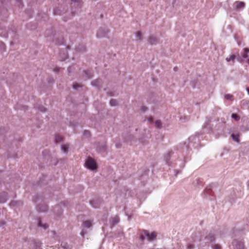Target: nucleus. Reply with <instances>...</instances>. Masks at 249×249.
Here are the masks:
<instances>
[{
  "instance_id": "f257e3e1",
  "label": "nucleus",
  "mask_w": 249,
  "mask_h": 249,
  "mask_svg": "<svg viewBox=\"0 0 249 249\" xmlns=\"http://www.w3.org/2000/svg\"><path fill=\"white\" fill-rule=\"evenodd\" d=\"M216 186L215 183H212L208 186L204 191L203 196L204 197L208 198L210 200H213L214 198V193L213 189Z\"/></svg>"
},
{
  "instance_id": "f03ea898",
  "label": "nucleus",
  "mask_w": 249,
  "mask_h": 249,
  "mask_svg": "<svg viewBox=\"0 0 249 249\" xmlns=\"http://www.w3.org/2000/svg\"><path fill=\"white\" fill-rule=\"evenodd\" d=\"M249 53V49L246 48L243 49V52L241 53V55L238 54L236 59L238 61L242 63L244 59H247L248 53Z\"/></svg>"
},
{
  "instance_id": "7ed1b4c3",
  "label": "nucleus",
  "mask_w": 249,
  "mask_h": 249,
  "mask_svg": "<svg viewBox=\"0 0 249 249\" xmlns=\"http://www.w3.org/2000/svg\"><path fill=\"white\" fill-rule=\"evenodd\" d=\"M86 166L87 168L90 170H95L96 169V165L95 162L91 159L88 160L86 163Z\"/></svg>"
},
{
  "instance_id": "20e7f679",
  "label": "nucleus",
  "mask_w": 249,
  "mask_h": 249,
  "mask_svg": "<svg viewBox=\"0 0 249 249\" xmlns=\"http://www.w3.org/2000/svg\"><path fill=\"white\" fill-rule=\"evenodd\" d=\"M36 209L38 212L44 213L48 210V206L45 203H40L36 206Z\"/></svg>"
},
{
  "instance_id": "39448f33",
  "label": "nucleus",
  "mask_w": 249,
  "mask_h": 249,
  "mask_svg": "<svg viewBox=\"0 0 249 249\" xmlns=\"http://www.w3.org/2000/svg\"><path fill=\"white\" fill-rule=\"evenodd\" d=\"M143 233H144L145 236L147 238L148 240L149 241H153L157 236L156 233L155 232L149 233L148 231L143 230Z\"/></svg>"
},
{
  "instance_id": "423d86ee",
  "label": "nucleus",
  "mask_w": 249,
  "mask_h": 249,
  "mask_svg": "<svg viewBox=\"0 0 249 249\" xmlns=\"http://www.w3.org/2000/svg\"><path fill=\"white\" fill-rule=\"evenodd\" d=\"M102 200L100 198H96L91 200L89 201L90 205L94 208H99L102 203Z\"/></svg>"
},
{
  "instance_id": "0eeeda50",
  "label": "nucleus",
  "mask_w": 249,
  "mask_h": 249,
  "mask_svg": "<svg viewBox=\"0 0 249 249\" xmlns=\"http://www.w3.org/2000/svg\"><path fill=\"white\" fill-rule=\"evenodd\" d=\"M232 245L235 249H244V244L241 240L234 239L232 241Z\"/></svg>"
},
{
  "instance_id": "6e6552de",
  "label": "nucleus",
  "mask_w": 249,
  "mask_h": 249,
  "mask_svg": "<svg viewBox=\"0 0 249 249\" xmlns=\"http://www.w3.org/2000/svg\"><path fill=\"white\" fill-rule=\"evenodd\" d=\"M233 6L237 11L243 9L245 7V3L241 1H236L233 3Z\"/></svg>"
},
{
  "instance_id": "1a4fd4ad",
  "label": "nucleus",
  "mask_w": 249,
  "mask_h": 249,
  "mask_svg": "<svg viewBox=\"0 0 249 249\" xmlns=\"http://www.w3.org/2000/svg\"><path fill=\"white\" fill-rule=\"evenodd\" d=\"M108 31V30L107 28H100L98 31L97 36L98 37H104L107 34Z\"/></svg>"
},
{
  "instance_id": "9d476101",
  "label": "nucleus",
  "mask_w": 249,
  "mask_h": 249,
  "mask_svg": "<svg viewBox=\"0 0 249 249\" xmlns=\"http://www.w3.org/2000/svg\"><path fill=\"white\" fill-rule=\"evenodd\" d=\"M44 198V197L43 194H36L33 196V201L34 203H36L39 201L43 200Z\"/></svg>"
},
{
  "instance_id": "9b49d317",
  "label": "nucleus",
  "mask_w": 249,
  "mask_h": 249,
  "mask_svg": "<svg viewBox=\"0 0 249 249\" xmlns=\"http://www.w3.org/2000/svg\"><path fill=\"white\" fill-rule=\"evenodd\" d=\"M8 199V194L6 192H3L0 193V203H4L6 202Z\"/></svg>"
},
{
  "instance_id": "f8f14e48",
  "label": "nucleus",
  "mask_w": 249,
  "mask_h": 249,
  "mask_svg": "<svg viewBox=\"0 0 249 249\" xmlns=\"http://www.w3.org/2000/svg\"><path fill=\"white\" fill-rule=\"evenodd\" d=\"M120 221V219L119 216H115L114 217H111L110 220V226H114V225L117 224Z\"/></svg>"
},
{
  "instance_id": "ddd939ff",
  "label": "nucleus",
  "mask_w": 249,
  "mask_h": 249,
  "mask_svg": "<svg viewBox=\"0 0 249 249\" xmlns=\"http://www.w3.org/2000/svg\"><path fill=\"white\" fill-rule=\"evenodd\" d=\"M193 184L194 186L199 187L203 185V180L200 178H196L194 180Z\"/></svg>"
},
{
  "instance_id": "4468645a",
  "label": "nucleus",
  "mask_w": 249,
  "mask_h": 249,
  "mask_svg": "<svg viewBox=\"0 0 249 249\" xmlns=\"http://www.w3.org/2000/svg\"><path fill=\"white\" fill-rule=\"evenodd\" d=\"M102 83V80L100 79H96L91 82V85L93 86L96 87L98 88L101 87Z\"/></svg>"
},
{
  "instance_id": "2eb2a0df",
  "label": "nucleus",
  "mask_w": 249,
  "mask_h": 249,
  "mask_svg": "<svg viewBox=\"0 0 249 249\" xmlns=\"http://www.w3.org/2000/svg\"><path fill=\"white\" fill-rule=\"evenodd\" d=\"M37 226L38 227L43 228L44 230H46L49 227V226L47 223H42L41 219L40 218L38 219Z\"/></svg>"
},
{
  "instance_id": "dca6fc26",
  "label": "nucleus",
  "mask_w": 249,
  "mask_h": 249,
  "mask_svg": "<svg viewBox=\"0 0 249 249\" xmlns=\"http://www.w3.org/2000/svg\"><path fill=\"white\" fill-rule=\"evenodd\" d=\"M158 42L157 38L154 36H150L148 40V43L150 45L155 44Z\"/></svg>"
},
{
  "instance_id": "f3484780",
  "label": "nucleus",
  "mask_w": 249,
  "mask_h": 249,
  "mask_svg": "<svg viewBox=\"0 0 249 249\" xmlns=\"http://www.w3.org/2000/svg\"><path fill=\"white\" fill-rule=\"evenodd\" d=\"M42 243L38 241H34L35 249H41Z\"/></svg>"
},
{
  "instance_id": "a211bd4d",
  "label": "nucleus",
  "mask_w": 249,
  "mask_h": 249,
  "mask_svg": "<svg viewBox=\"0 0 249 249\" xmlns=\"http://www.w3.org/2000/svg\"><path fill=\"white\" fill-rule=\"evenodd\" d=\"M83 226L87 228H90L92 227V225L90 220H86L83 223Z\"/></svg>"
},
{
  "instance_id": "6ab92c4d",
  "label": "nucleus",
  "mask_w": 249,
  "mask_h": 249,
  "mask_svg": "<svg viewBox=\"0 0 249 249\" xmlns=\"http://www.w3.org/2000/svg\"><path fill=\"white\" fill-rule=\"evenodd\" d=\"M56 211H58V212L56 213V214L58 215H60L62 213L63 210L59 205L56 206L54 208V212H55Z\"/></svg>"
},
{
  "instance_id": "aec40b11",
  "label": "nucleus",
  "mask_w": 249,
  "mask_h": 249,
  "mask_svg": "<svg viewBox=\"0 0 249 249\" xmlns=\"http://www.w3.org/2000/svg\"><path fill=\"white\" fill-rule=\"evenodd\" d=\"M206 238L211 242H214L215 236L214 234L210 233L207 237Z\"/></svg>"
},
{
  "instance_id": "412c9836",
  "label": "nucleus",
  "mask_w": 249,
  "mask_h": 249,
  "mask_svg": "<svg viewBox=\"0 0 249 249\" xmlns=\"http://www.w3.org/2000/svg\"><path fill=\"white\" fill-rule=\"evenodd\" d=\"M61 247L62 249H71L70 246L66 242H62Z\"/></svg>"
},
{
  "instance_id": "4be33fe9",
  "label": "nucleus",
  "mask_w": 249,
  "mask_h": 249,
  "mask_svg": "<svg viewBox=\"0 0 249 249\" xmlns=\"http://www.w3.org/2000/svg\"><path fill=\"white\" fill-rule=\"evenodd\" d=\"M22 202L21 201H12L10 203V205L11 206H18V205H22Z\"/></svg>"
},
{
  "instance_id": "5701e85b",
  "label": "nucleus",
  "mask_w": 249,
  "mask_h": 249,
  "mask_svg": "<svg viewBox=\"0 0 249 249\" xmlns=\"http://www.w3.org/2000/svg\"><path fill=\"white\" fill-rule=\"evenodd\" d=\"M71 4H73V6H75L76 4L77 6H81V0H71Z\"/></svg>"
},
{
  "instance_id": "b1692460",
  "label": "nucleus",
  "mask_w": 249,
  "mask_h": 249,
  "mask_svg": "<svg viewBox=\"0 0 249 249\" xmlns=\"http://www.w3.org/2000/svg\"><path fill=\"white\" fill-rule=\"evenodd\" d=\"M232 140L236 142H239V135L238 134H233L231 135Z\"/></svg>"
},
{
  "instance_id": "393cba45",
  "label": "nucleus",
  "mask_w": 249,
  "mask_h": 249,
  "mask_svg": "<svg viewBox=\"0 0 249 249\" xmlns=\"http://www.w3.org/2000/svg\"><path fill=\"white\" fill-rule=\"evenodd\" d=\"M236 57H237V55H235L234 54H232L229 57H227L226 60L228 61V62H229L230 61H233L236 58Z\"/></svg>"
},
{
  "instance_id": "a878e982",
  "label": "nucleus",
  "mask_w": 249,
  "mask_h": 249,
  "mask_svg": "<svg viewBox=\"0 0 249 249\" xmlns=\"http://www.w3.org/2000/svg\"><path fill=\"white\" fill-rule=\"evenodd\" d=\"M69 146L67 144L63 145L61 146V150L63 153H67L68 151Z\"/></svg>"
},
{
  "instance_id": "bb28decb",
  "label": "nucleus",
  "mask_w": 249,
  "mask_h": 249,
  "mask_svg": "<svg viewBox=\"0 0 249 249\" xmlns=\"http://www.w3.org/2000/svg\"><path fill=\"white\" fill-rule=\"evenodd\" d=\"M5 51H6L5 45L2 42L0 41V51L4 52Z\"/></svg>"
},
{
  "instance_id": "cd10ccee",
  "label": "nucleus",
  "mask_w": 249,
  "mask_h": 249,
  "mask_svg": "<svg viewBox=\"0 0 249 249\" xmlns=\"http://www.w3.org/2000/svg\"><path fill=\"white\" fill-rule=\"evenodd\" d=\"M155 124L156 127L158 128H161V127L162 126V123H161V121L160 120L156 121V122L155 123Z\"/></svg>"
},
{
  "instance_id": "c85d7f7f",
  "label": "nucleus",
  "mask_w": 249,
  "mask_h": 249,
  "mask_svg": "<svg viewBox=\"0 0 249 249\" xmlns=\"http://www.w3.org/2000/svg\"><path fill=\"white\" fill-rule=\"evenodd\" d=\"M225 98L227 100H233V96L230 94H227L225 95Z\"/></svg>"
},
{
  "instance_id": "c756f323",
  "label": "nucleus",
  "mask_w": 249,
  "mask_h": 249,
  "mask_svg": "<svg viewBox=\"0 0 249 249\" xmlns=\"http://www.w3.org/2000/svg\"><path fill=\"white\" fill-rule=\"evenodd\" d=\"M109 104H110L111 106H115L117 104V102L115 99H111L110 101Z\"/></svg>"
},
{
  "instance_id": "7c9ffc66",
  "label": "nucleus",
  "mask_w": 249,
  "mask_h": 249,
  "mask_svg": "<svg viewBox=\"0 0 249 249\" xmlns=\"http://www.w3.org/2000/svg\"><path fill=\"white\" fill-rule=\"evenodd\" d=\"M231 118L237 121L240 119V117L235 113H233L231 115Z\"/></svg>"
},
{
  "instance_id": "2f4dec72",
  "label": "nucleus",
  "mask_w": 249,
  "mask_h": 249,
  "mask_svg": "<svg viewBox=\"0 0 249 249\" xmlns=\"http://www.w3.org/2000/svg\"><path fill=\"white\" fill-rule=\"evenodd\" d=\"M141 36H142V34H141V32L140 31H138L136 33V36L138 40H141V39H142Z\"/></svg>"
},
{
  "instance_id": "473e14b6",
  "label": "nucleus",
  "mask_w": 249,
  "mask_h": 249,
  "mask_svg": "<svg viewBox=\"0 0 249 249\" xmlns=\"http://www.w3.org/2000/svg\"><path fill=\"white\" fill-rule=\"evenodd\" d=\"M145 237H146L144 235V233H143L142 231V233H141L140 235V239L141 240L142 242H143L144 241Z\"/></svg>"
},
{
  "instance_id": "72a5a7b5",
  "label": "nucleus",
  "mask_w": 249,
  "mask_h": 249,
  "mask_svg": "<svg viewBox=\"0 0 249 249\" xmlns=\"http://www.w3.org/2000/svg\"><path fill=\"white\" fill-rule=\"evenodd\" d=\"M85 74L87 75V77L88 78H90L92 77V75L90 71H85Z\"/></svg>"
},
{
  "instance_id": "f704fd0d",
  "label": "nucleus",
  "mask_w": 249,
  "mask_h": 249,
  "mask_svg": "<svg viewBox=\"0 0 249 249\" xmlns=\"http://www.w3.org/2000/svg\"><path fill=\"white\" fill-rule=\"evenodd\" d=\"M45 177L43 176L42 178L39 179L38 181V185H41L44 183V182L45 181Z\"/></svg>"
},
{
  "instance_id": "c9c22d12",
  "label": "nucleus",
  "mask_w": 249,
  "mask_h": 249,
  "mask_svg": "<svg viewBox=\"0 0 249 249\" xmlns=\"http://www.w3.org/2000/svg\"><path fill=\"white\" fill-rule=\"evenodd\" d=\"M62 140V137L60 136H57L55 137V141L56 142H61Z\"/></svg>"
},
{
  "instance_id": "e433bc0d",
  "label": "nucleus",
  "mask_w": 249,
  "mask_h": 249,
  "mask_svg": "<svg viewBox=\"0 0 249 249\" xmlns=\"http://www.w3.org/2000/svg\"><path fill=\"white\" fill-rule=\"evenodd\" d=\"M38 109H39L40 111H41V112H45V111H46V109L45 107H43V106H41V107H40L38 108Z\"/></svg>"
},
{
  "instance_id": "4c0bfd02",
  "label": "nucleus",
  "mask_w": 249,
  "mask_h": 249,
  "mask_svg": "<svg viewBox=\"0 0 249 249\" xmlns=\"http://www.w3.org/2000/svg\"><path fill=\"white\" fill-rule=\"evenodd\" d=\"M87 233V231L83 229L80 233L82 236L84 237V235Z\"/></svg>"
},
{
  "instance_id": "58836bf2",
  "label": "nucleus",
  "mask_w": 249,
  "mask_h": 249,
  "mask_svg": "<svg viewBox=\"0 0 249 249\" xmlns=\"http://www.w3.org/2000/svg\"><path fill=\"white\" fill-rule=\"evenodd\" d=\"M84 136H85L86 137H89L90 135L89 134V131H85L84 132Z\"/></svg>"
},
{
  "instance_id": "ea45409f",
  "label": "nucleus",
  "mask_w": 249,
  "mask_h": 249,
  "mask_svg": "<svg viewBox=\"0 0 249 249\" xmlns=\"http://www.w3.org/2000/svg\"><path fill=\"white\" fill-rule=\"evenodd\" d=\"M213 249H221V246L218 244H216L214 245Z\"/></svg>"
},
{
  "instance_id": "a19ab883",
  "label": "nucleus",
  "mask_w": 249,
  "mask_h": 249,
  "mask_svg": "<svg viewBox=\"0 0 249 249\" xmlns=\"http://www.w3.org/2000/svg\"><path fill=\"white\" fill-rule=\"evenodd\" d=\"M73 88L74 89H77L79 87V85L77 83H75L73 85Z\"/></svg>"
},
{
  "instance_id": "79ce46f5",
  "label": "nucleus",
  "mask_w": 249,
  "mask_h": 249,
  "mask_svg": "<svg viewBox=\"0 0 249 249\" xmlns=\"http://www.w3.org/2000/svg\"><path fill=\"white\" fill-rule=\"evenodd\" d=\"M229 201H230L231 203H232L233 202H234V198H233V197L230 198H229Z\"/></svg>"
},
{
  "instance_id": "37998d69",
  "label": "nucleus",
  "mask_w": 249,
  "mask_h": 249,
  "mask_svg": "<svg viewBox=\"0 0 249 249\" xmlns=\"http://www.w3.org/2000/svg\"><path fill=\"white\" fill-rule=\"evenodd\" d=\"M59 71V68H55V69H53V71L55 72H58Z\"/></svg>"
},
{
  "instance_id": "c03bdc74",
  "label": "nucleus",
  "mask_w": 249,
  "mask_h": 249,
  "mask_svg": "<svg viewBox=\"0 0 249 249\" xmlns=\"http://www.w3.org/2000/svg\"><path fill=\"white\" fill-rule=\"evenodd\" d=\"M148 121L150 123H152L153 121V118L152 117H150L148 118Z\"/></svg>"
},
{
  "instance_id": "a18cd8bd",
  "label": "nucleus",
  "mask_w": 249,
  "mask_h": 249,
  "mask_svg": "<svg viewBox=\"0 0 249 249\" xmlns=\"http://www.w3.org/2000/svg\"><path fill=\"white\" fill-rule=\"evenodd\" d=\"M147 109V107H142V110L143 111H145Z\"/></svg>"
},
{
  "instance_id": "49530a36",
  "label": "nucleus",
  "mask_w": 249,
  "mask_h": 249,
  "mask_svg": "<svg viewBox=\"0 0 249 249\" xmlns=\"http://www.w3.org/2000/svg\"><path fill=\"white\" fill-rule=\"evenodd\" d=\"M54 14H56V15H60V14H61V13H58V12H57V10H56H56H55V11H54Z\"/></svg>"
},
{
  "instance_id": "de8ad7c7",
  "label": "nucleus",
  "mask_w": 249,
  "mask_h": 249,
  "mask_svg": "<svg viewBox=\"0 0 249 249\" xmlns=\"http://www.w3.org/2000/svg\"><path fill=\"white\" fill-rule=\"evenodd\" d=\"M5 224V222L4 221H2L0 223V226H3Z\"/></svg>"
},
{
  "instance_id": "09e8293b",
  "label": "nucleus",
  "mask_w": 249,
  "mask_h": 249,
  "mask_svg": "<svg viewBox=\"0 0 249 249\" xmlns=\"http://www.w3.org/2000/svg\"><path fill=\"white\" fill-rule=\"evenodd\" d=\"M248 189L249 190V180L247 182Z\"/></svg>"
},
{
  "instance_id": "8fccbe9b",
  "label": "nucleus",
  "mask_w": 249,
  "mask_h": 249,
  "mask_svg": "<svg viewBox=\"0 0 249 249\" xmlns=\"http://www.w3.org/2000/svg\"><path fill=\"white\" fill-rule=\"evenodd\" d=\"M18 2L19 3V5H22V1L21 0H18Z\"/></svg>"
},
{
  "instance_id": "3c124183",
  "label": "nucleus",
  "mask_w": 249,
  "mask_h": 249,
  "mask_svg": "<svg viewBox=\"0 0 249 249\" xmlns=\"http://www.w3.org/2000/svg\"><path fill=\"white\" fill-rule=\"evenodd\" d=\"M147 172H144V174L142 175V177H143L144 176H147Z\"/></svg>"
},
{
  "instance_id": "603ef678",
  "label": "nucleus",
  "mask_w": 249,
  "mask_h": 249,
  "mask_svg": "<svg viewBox=\"0 0 249 249\" xmlns=\"http://www.w3.org/2000/svg\"><path fill=\"white\" fill-rule=\"evenodd\" d=\"M52 233L54 236L56 235V232L55 231H52Z\"/></svg>"
},
{
  "instance_id": "864d4df0",
  "label": "nucleus",
  "mask_w": 249,
  "mask_h": 249,
  "mask_svg": "<svg viewBox=\"0 0 249 249\" xmlns=\"http://www.w3.org/2000/svg\"><path fill=\"white\" fill-rule=\"evenodd\" d=\"M179 173V172H175L174 175L175 176V177H177V174H178V173Z\"/></svg>"
},
{
  "instance_id": "5fc2aeb1",
  "label": "nucleus",
  "mask_w": 249,
  "mask_h": 249,
  "mask_svg": "<svg viewBox=\"0 0 249 249\" xmlns=\"http://www.w3.org/2000/svg\"><path fill=\"white\" fill-rule=\"evenodd\" d=\"M248 94H249V87L247 89Z\"/></svg>"
},
{
  "instance_id": "6e6d98bb",
  "label": "nucleus",
  "mask_w": 249,
  "mask_h": 249,
  "mask_svg": "<svg viewBox=\"0 0 249 249\" xmlns=\"http://www.w3.org/2000/svg\"><path fill=\"white\" fill-rule=\"evenodd\" d=\"M83 51H85V47H83Z\"/></svg>"
},
{
  "instance_id": "4d7b16f0",
  "label": "nucleus",
  "mask_w": 249,
  "mask_h": 249,
  "mask_svg": "<svg viewBox=\"0 0 249 249\" xmlns=\"http://www.w3.org/2000/svg\"><path fill=\"white\" fill-rule=\"evenodd\" d=\"M177 67H175V68H174L175 71H176V70H177Z\"/></svg>"
}]
</instances>
